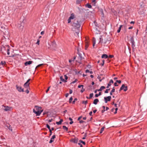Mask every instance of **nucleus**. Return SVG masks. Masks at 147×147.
<instances>
[{"label":"nucleus","mask_w":147,"mask_h":147,"mask_svg":"<svg viewBox=\"0 0 147 147\" xmlns=\"http://www.w3.org/2000/svg\"><path fill=\"white\" fill-rule=\"evenodd\" d=\"M106 110H105V109H104L103 110H102L101 112L102 113H103Z\"/></svg>","instance_id":"bf43d9fd"},{"label":"nucleus","mask_w":147,"mask_h":147,"mask_svg":"<svg viewBox=\"0 0 147 147\" xmlns=\"http://www.w3.org/2000/svg\"><path fill=\"white\" fill-rule=\"evenodd\" d=\"M8 125L9 126H7V127L9 129V130H10L11 131H12V129L11 128V127H10V125H9V124H8Z\"/></svg>","instance_id":"aec40b11"},{"label":"nucleus","mask_w":147,"mask_h":147,"mask_svg":"<svg viewBox=\"0 0 147 147\" xmlns=\"http://www.w3.org/2000/svg\"><path fill=\"white\" fill-rule=\"evenodd\" d=\"M32 62V61H27L25 63V65L26 66H27L28 65H30L31 64Z\"/></svg>","instance_id":"f8f14e48"},{"label":"nucleus","mask_w":147,"mask_h":147,"mask_svg":"<svg viewBox=\"0 0 147 147\" xmlns=\"http://www.w3.org/2000/svg\"><path fill=\"white\" fill-rule=\"evenodd\" d=\"M95 0H92V4L94 5V6L95 5Z\"/></svg>","instance_id":"c756f323"},{"label":"nucleus","mask_w":147,"mask_h":147,"mask_svg":"<svg viewBox=\"0 0 147 147\" xmlns=\"http://www.w3.org/2000/svg\"><path fill=\"white\" fill-rule=\"evenodd\" d=\"M114 85L115 86H118V85H117V83L116 82H115L114 84Z\"/></svg>","instance_id":"09e8293b"},{"label":"nucleus","mask_w":147,"mask_h":147,"mask_svg":"<svg viewBox=\"0 0 147 147\" xmlns=\"http://www.w3.org/2000/svg\"><path fill=\"white\" fill-rule=\"evenodd\" d=\"M87 102H88V101L87 100H86V101H82V103L83 104H84L85 105H86L87 104Z\"/></svg>","instance_id":"2f4dec72"},{"label":"nucleus","mask_w":147,"mask_h":147,"mask_svg":"<svg viewBox=\"0 0 147 147\" xmlns=\"http://www.w3.org/2000/svg\"><path fill=\"white\" fill-rule=\"evenodd\" d=\"M63 128L64 129H65V130L66 131H67L68 130V128L67 127H66L65 126H63Z\"/></svg>","instance_id":"a878e982"},{"label":"nucleus","mask_w":147,"mask_h":147,"mask_svg":"<svg viewBox=\"0 0 147 147\" xmlns=\"http://www.w3.org/2000/svg\"><path fill=\"white\" fill-rule=\"evenodd\" d=\"M79 141L80 142L82 143V144H83L84 145H85L86 144L85 142H84L82 140H80Z\"/></svg>","instance_id":"bb28decb"},{"label":"nucleus","mask_w":147,"mask_h":147,"mask_svg":"<svg viewBox=\"0 0 147 147\" xmlns=\"http://www.w3.org/2000/svg\"><path fill=\"white\" fill-rule=\"evenodd\" d=\"M72 100H73V98L72 97H71L69 99V103H71V102Z\"/></svg>","instance_id":"cd10ccee"},{"label":"nucleus","mask_w":147,"mask_h":147,"mask_svg":"<svg viewBox=\"0 0 147 147\" xmlns=\"http://www.w3.org/2000/svg\"><path fill=\"white\" fill-rule=\"evenodd\" d=\"M49 130L50 132V136H51V135L52 133V131L51 129Z\"/></svg>","instance_id":"3c124183"},{"label":"nucleus","mask_w":147,"mask_h":147,"mask_svg":"<svg viewBox=\"0 0 147 147\" xmlns=\"http://www.w3.org/2000/svg\"><path fill=\"white\" fill-rule=\"evenodd\" d=\"M30 80V79H29L24 84V86L25 88L27 89H28L29 88L30 83H29V82Z\"/></svg>","instance_id":"f03ea898"},{"label":"nucleus","mask_w":147,"mask_h":147,"mask_svg":"<svg viewBox=\"0 0 147 147\" xmlns=\"http://www.w3.org/2000/svg\"><path fill=\"white\" fill-rule=\"evenodd\" d=\"M43 65V64H39V65H38L36 67V69L38 67H40L42 65Z\"/></svg>","instance_id":"7c9ffc66"},{"label":"nucleus","mask_w":147,"mask_h":147,"mask_svg":"<svg viewBox=\"0 0 147 147\" xmlns=\"http://www.w3.org/2000/svg\"><path fill=\"white\" fill-rule=\"evenodd\" d=\"M39 42H40V40H38L36 42V44L37 45H39Z\"/></svg>","instance_id":"8fccbe9b"},{"label":"nucleus","mask_w":147,"mask_h":147,"mask_svg":"<svg viewBox=\"0 0 147 147\" xmlns=\"http://www.w3.org/2000/svg\"><path fill=\"white\" fill-rule=\"evenodd\" d=\"M4 48H5V50H6L7 51V53L8 55H9L10 54L9 50H10V47L9 46H6L5 47H4Z\"/></svg>","instance_id":"423d86ee"},{"label":"nucleus","mask_w":147,"mask_h":147,"mask_svg":"<svg viewBox=\"0 0 147 147\" xmlns=\"http://www.w3.org/2000/svg\"><path fill=\"white\" fill-rule=\"evenodd\" d=\"M71 141L75 143H77L78 142V140L76 139H73L71 140Z\"/></svg>","instance_id":"a211bd4d"},{"label":"nucleus","mask_w":147,"mask_h":147,"mask_svg":"<svg viewBox=\"0 0 147 147\" xmlns=\"http://www.w3.org/2000/svg\"><path fill=\"white\" fill-rule=\"evenodd\" d=\"M86 6L88 8H90L92 7V6L91 5H89L88 4H87L86 5Z\"/></svg>","instance_id":"b1692460"},{"label":"nucleus","mask_w":147,"mask_h":147,"mask_svg":"<svg viewBox=\"0 0 147 147\" xmlns=\"http://www.w3.org/2000/svg\"><path fill=\"white\" fill-rule=\"evenodd\" d=\"M33 112L36 114V116H39L40 114V112L39 111H36L35 109H33Z\"/></svg>","instance_id":"6e6552de"},{"label":"nucleus","mask_w":147,"mask_h":147,"mask_svg":"<svg viewBox=\"0 0 147 147\" xmlns=\"http://www.w3.org/2000/svg\"><path fill=\"white\" fill-rule=\"evenodd\" d=\"M83 87V85H80L78 86V88H80L81 87Z\"/></svg>","instance_id":"49530a36"},{"label":"nucleus","mask_w":147,"mask_h":147,"mask_svg":"<svg viewBox=\"0 0 147 147\" xmlns=\"http://www.w3.org/2000/svg\"><path fill=\"white\" fill-rule=\"evenodd\" d=\"M130 42L131 43V47L132 48V49H134L135 47V42H134V39L133 37H131L130 38Z\"/></svg>","instance_id":"7ed1b4c3"},{"label":"nucleus","mask_w":147,"mask_h":147,"mask_svg":"<svg viewBox=\"0 0 147 147\" xmlns=\"http://www.w3.org/2000/svg\"><path fill=\"white\" fill-rule=\"evenodd\" d=\"M46 125H47V127L49 129V130L50 129H50V127L49 125L48 124H47Z\"/></svg>","instance_id":"72a5a7b5"},{"label":"nucleus","mask_w":147,"mask_h":147,"mask_svg":"<svg viewBox=\"0 0 147 147\" xmlns=\"http://www.w3.org/2000/svg\"><path fill=\"white\" fill-rule=\"evenodd\" d=\"M56 123L57 124V125H60L61 124V123L60 121H58V122H56Z\"/></svg>","instance_id":"f704fd0d"},{"label":"nucleus","mask_w":147,"mask_h":147,"mask_svg":"<svg viewBox=\"0 0 147 147\" xmlns=\"http://www.w3.org/2000/svg\"><path fill=\"white\" fill-rule=\"evenodd\" d=\"M84 122V121L82 120H81L80 121V123H82Z\"/></svg>","instance_id":"774afa93"},{"label":"nucleus","mask_w":147,"mask_h":147,"mask_svg":"<svg viewBox=\"0 0 147 147\" xmlns=\"http://www.w3.org/2000/svg\"><path fill=\"white\" fill-rule=\"evenodd\" d=\"M98 96H99L98 94H96L95 95V97H97Z\"/></svg>","instance_id":"69168bd1"},{"label":"nucleus","mask_w":147,"mask_h":147,"mask_svg":"<svg viewBox=\"0 0 147 147\" xmlns=\"http://www.w3.org/2000/svg\"><path fill=\"white\" fill-rule=\"evenodd\" d=\"M96 111H97V110H95L93 111V112L94 113H96Z\"/></svg>","instance_id":"338daca9"},{"label":"nucleus","mask_w":147,"mask_h":147,"mask_svg":"<svg viewBox=\"0 0 147 147\" xmlns=\"http://www.w3.org/2000/svg\"><path fill=\"white\" fill-rule=\"evenodd\" d=\"M60 79L63 82H66V81L63 78V77L62 76H61L60 77Z\"/></svg>","instance_id":"6ab92c4d"},{"label":"nucleus","mask_w":147,"mask_h":147,"mask_svg":"<svg viewBox=\"0 0 147 147\" xmlns=\"http://www.w3.org/2000/svg\"><path fill=\"white\" fill-rule=\"evenodd\" d=\"M78 81V80L77 79H76L75 81H73L72 82V83H75L76 82H77Z\"/></svg>","instance_id":"de8ad7c7"},{"label":"nucleus","mask_w":147,"mask_h":147,"mask_svg":"<svg viewBox=\"0 0 147 147\" xmlns=\"http://www.w3.org/2000/svg\"><path fill=\"white\" fill-rule=\"evenodd\" d=\"M71 22L72 26H73L72 30L75 32L78 35L80 32V25L78 19L75 16L74 14L72 13L68 20V23H69Z\"/></svg>","instance_id":"f257e3e1"},{"label":"nucleus","mask_w":147,"mask_h":147,"mask_svg":"<svg viewBox=\"0 0 147 147\" xmlns=\"http://www.w3.org/2000/svg\"><path fill=\"white\" fill-rule=\"evenodd\" d=\"M104 98L105 101V102L106 103H107L108 101H110L111 100V96H109L106 97H105Z\"/></svg>","instance_id":"0eeeda50"},{"label":"nucleus","mask_w":147,"mask_h":147,"mask_svg":"<svg viewBox=\"0 0 147 147\" xmlns=\"http://www.w3.org/2000/svg\"><path fill=\"white\" fill-rule=\"evenodd\" d=\"M92 111H90V113H89V115L90 116H91L92 115Z\"/></svg>","instance_id":"0e129e2a"},{"label":"nucleus","mask_w":147,"mask_h":147,"mask_svg":"<svg viewBox=\"0 0 147 147\" xmlns=\"http://www.w3.org/2000/svg\"><path fill=\"white\" fill-rule=\"evenodd\" d=\"M98 102H99L98 100V99L96 98V99H95L94 100L93 103V104H94L95 105H96L97 104V103Z\"/></svg>","instance_id":"2eb2a0df"},{"label":"nucleus","mask_w":147,"mask_h":147,"mask_svg":"<svg viewBox=\"0 0 147 147\" xmlns=\"http://www.w3.org/2000/svg\"><path fill=\"white\" fill-rule=\"evenodd\" d=\"M110 90V89H106V90L105 91V93H108L109 92V91Z\"/></svg>","instance_id":"473e14b6"},{"label":"nucleus","mask_w":147,"mask_h":147,"mask_svg":"<svg viewBox=\"0 0 147 147\" xmlns=\"http://www.w3.org/2000/svg\"><path fill=\"white\" fill-rule=\"evenodd\" d=\"M23 26H20V29L22 30L23 29Z\"/></svg>","instance_id":"e2e57ef3"},{"label":"nucleus","mask_w":147,"mask_h":147,"mask_svg":"<svg viewBox=\"0 0 147 147\" xmlns=\"http://www.w3.org/2000/svg\"><path fill=\"white\" fill-rule=\"evenodd\" d=\"M5 108L4 109L5 111H10L11 110L12 108L8 106L5 107Z\"/></svg>","instance_id":"1a4fd4ad"},{"label":"nucleus","mask_w":147,"mask_h":147,"mask_svg":"<svg viewBox=\"0 0 147 147\" xmlns=\"http://www.w3.org/2000/svg\"><path fill=\"white\" fill-rule=\"evenodd\" d=\"M69 95V94L68 93H67L65 94V96L66 97H68V96Z\"/></svg>","instance_id":"680f3d73"},{"label":"nucleus","mask_w":147,"mask_h":147,"mask_svg":"<svg viewBox=\"0 0 147 147\" xmlns=\"http://www.w3.org/2000/svg\"><path fill=\"white\" fill-rule=\"evenodd\" d=\"M93 96V93H91L90 95V97L89 98H91Z\"/></svg>","instance_id":"c85d7f7f"},{"label":"nucleus","mask_w":147,"mask_h":147,"mask_svg":"<svg viewBox=\"0 0 147 147\" xmlns=\"http://www.w3.org/2000/svg\"><path fill=\"white\" fill-rule=\"evenodd\" d=\"M94 42L96 43L95 39V38H93V43Z\"/></svg>","instance_id":"a19ab883"},{"label":"nucleus","mask_w":147,"mask_h":147,"mask_svg":"<svg viewBox=\"0 0 147 147\" xmlns=\"http://www.w3.org/2000/svg\"><path fill=\"white\" fill-rule=\"evenodd\" d=\"M85 90L82 87V89L80 91V92H83Z\"/></svg>","instance_id":"37998d69"},{"label":"nucleus","mask_w":147,"mask_h":147,"mask_svg":"<svg viewBox=\"0 0 147 147\" xmlns=\"http://www.w3.org/2000/svg\"><path fill=\"white\" fill-rule=\"evenodd\" d=\"M100 41H99V43H102L103 41V39L102 38V37H101L100 38H99Z\"/></svg>","instance_id":"412c9836"},{"label":"nucleus","mask_w":147,"mask_h":147,"mask_svg":"<svg viewBox=\"0 0 147 147\" xmlns=\"http://www.w3.org/2000/svg\"><path fill=\"white\" fill-rule=\"evenodd\" d=\"M77 100V98H75V99H74V101H73V102H72L74 104L76 101Z\"/></svg>","instance_id":"c9c22d12"},{"label":"nucleus","mask_w":147,"mask_h":147,"mask_svg":"<svg viewBox=\"0 0 147 147\" xmlns=\"http://www.w3.org/2000/svg\"><path fill=\"white\" fill-rule=\"evenodd\" d=\"M41 109V107H39L37 106H36L35 107V109H35L36 111H39L40 110V109Z\"/></svg>","instance_id":"4468645a"},{"label":"nucleus","mask_w":147,"mask_h":147,"mask_svg":"<svg viewBox=\"0 0 147 147\" xmlns=\"http://www.w3.org/2000/svg\"><path fill=\"white\" fill-rule=\"evenodd\" d=\"M111 91L112 92H115V89L114 87H113V89H112V90Z\"/></svg>","instance_id":"ea45409f"},{"label":"nucleus","mask_w":147,"mask_h":147,"mask_svg":"<svg viewBox=\"0 0 147 147\" xmlns=\"http://www.w3.org/2000/svg\"><path fill=\"white\" fill-rule=\"evenodd\" d=\"M50 86H49L48 87V88L47 89V90H46V92L47 93L48 92L49 90V89L50 88Z\"/></svg>","instance_id":"a18cd8bd"},{"label":"nucleus","mask_w":147,"mask_h":147,"mask_svg":"<svg viewBox=\"0 0 147 147\" xmlns=\"http://www.w3.org/2000/svg\"><path fill=\"white\" fill-rule=\"evenodd\" d=\"M85 72L86 73H88L90 72V71L89 70L87 69L86 70Z\"/></svg>","instance_id":"6e6d98bb"},{"label":"nucleus","mask_w":147,"mask_h":147,"mask_svg":"<svg viewBox=\"0 0 147 147\" xmlns=\"http://www.w3.org/2000/svg\"><path fill=\"white\" fill-rule=\"evenodd\" d=\"M17 90L19 92L24 91V89L22 88V87L20 86H18L17 85L16 86Z\"/></svg>","instance_id":"39448f33"},{"label":"nucleus","mask_w":147,"mask_h":147,"mask_svg":"<svg viewBox=\"0 0 147 147\" xmlns=\"http://www.w3.org/2000/svg\"><path fill=\"white\" fill-rule=\"evenodd\" d=\"M122 25H120L119 27V30H121V28L122 27Z\"/></svg>","instance_id":"5fc2aeb1"},{"label":"nucleus","mask_w":147,"mask_h":147,"mask_svg":"<svg viewBox=\"0 0 147 147\" xmlns=\"http://www.w3.org/2000/svg\"><path fill=\"white\" fill-rule=\"evenodd\" d=\"M55 138V135H53L52 136V138H51V140L49 142L50 143H52L53 142L54 139Z\"/></svg>","instance_id":"9d476101"},{"label":"nucleus","mask_w":147,"mask_h":147,"mask_svg":"<svg viewBox=\"0 0 147 147\" xmlns=\"http://www.w3.org/2000/svg\"><path fill=\"white\" fill-rule=\"evenodd\" d=\"M86 45L85 47H86V48H87L88 47V41H86L85 42Z\"/></svg>","instance_id":"4be33fe9"},{"label":"nucleus","mask_w":147,"mask_h":147,"mask_svg":"<svg viewBox=\"0 0 147 147\" xmlns=\"http://www.w3.org/2000/svg\"><path fill=\"white\" fill-rule=\"evenodd\" d=\"M84 136V137L82 138V139L84 140V139H85L86 137V134L85 133V134Z\"/></svg>","instance_id":"58836bf2"},{"label":"nucleus","mask_w":147,"mask_h":147,"mask_svg":"<svg viewBox=\"0 0 147 147\" xmlns=\"http://www.w3.org/2000/svg\"><path fill=\"white\" fill-rule=\"evenodd\" d=\"M78 144L80 146V147H83L82 145L80 143H78Z\"/></svg>","instance_id":"603ef678"},{"label":"nucleus","mask_w":147,"mask_h":147,"mask_svg":"<svg viewBox=\"0 0 147 147\" xmlns=\"http://www.w3.org/2000/svg\"><path fill=\"white\" fill-rule=\"evenodd\" d=\"M64 77L66 80H67V79L68 77L66 75H65L64 76Z\"/></svg>","instance_id":"79ce46f5"},{"label":"nucleus","mask_w":147,"mask_h":147,"mask_svg":"<svg viewBox=\"0 0 147 147\" xmlns=\"http://www.w3.org/2000/svg\"><path fill=\"white\" fill-rule=\"evenodd\" d=\"M25 92L27 94H28L29 92L28 89H27L26 90Z\"/></svg>","instance_id":"c03bdc74"},{"label":"nucleus","mask_w":147,"mask_h":147,"mask_svg":"<svg viewBox=\"0 0 147 147\" xmlns=\"http://www.w3.org/2000/svg\"><path fill=\"white\" fill-rule=\"evenodd\" d=\"M113 57V55H110L109 56V57L110 58H112Z\"/></svg>","instance_id":"13d9d810"},{"label":"nucleus","mask_w":147,"mask_h":147,"mask_svg":"<svg viewBox=\"0 0 147 147\" xmlns=\"http://www.w3.org/2000/svg\"><path fill=\"white\" fill-rule=\"evenodd\" d=\"M102 66H103L104 64V63H105V60H102Z\"/></svg>","instance_id":"864d4df0"},{"label":"nucleus","mask_w":147,"mask_h":147,"mask_svg":"<svg viewBox=\"0 0 147 147\" xmlns=\"http://www.w3.org/2000/svg\"><path fill=\"white\" fill-rule=\"evenodd\" d=\"M78 55H79L80 58V59L81 60H82L83 58L82 56V55L81 54L79 53V49H78Z\"/></svg>","instance_id":"dca6fc26"},{"label":"nucleus","mask_w":147,"mask_h":147,"mask_svg":"<svg viewBox=\"0 0 147 147\" xmlns=\"http://www.w3.org/2000/svg\"><path fill=\"white\" fill-rule=\"evenodd\" d=\"M103 43L104 44H105L107 42V40H105V39H104V40H103Z\"/></svg>","instance_id":"e433bc0d"},{"label":"nucleus","mask_w":147,"mask_h":147,"mask_svg":"<svg viewBox=\"0 0 147 147\" xmlns=\"http://www.w3.org/2000/svg\"><path fill=\"white\" fill-rule=\"evenodd\" d=\"M116 82L120 84L121 82V81L120 80H117L116 81Z\"/></svg>","instance_id":"4c0bfd02"},{"label":"nucleus","mask_w":147,"mask_h":147,"mask_svg":"<svg viewBox=\"0 0 147 147\" xmlns=\"http://www.w3.org/2000/svg\"><path fill=\"white\" fill-rule=\"evenodd\" d=\"M108 56L107 55L105 54H103L102 55V57H101L102 58H105V59L107 58H108Z\"/></svg>","instance_id":"ddd939ff"},{"label":"nucleus","mask_w":147,"mask_h":147,"mask_svg":"<svg viewBox=\"0 0 147 147\" xmlns=\"http://www.w3.org/2000/svg\"><path fill=\"white\" fill-rule=\"evenodd\" d=\"M123 90L124 91H126L127 90V86H125L124 84H123L120 88V91Z\"/></svg>","instance_id":"20e7f679"},{"label":"nucleus","mask_w":147,"mask_h":147,"mask_svg":"<svg viewBox=\"0 0 147 147\" xmlns=\"http://www.w3.org/2000/svg\"><path fill=\"white\" fill-rule=\"evenodd\" d=\"M111 83H112V84L113 83V81L112 79L110 80L109 82L108 83L107 86V88H109V86H111Z\"/></svg>","instance_id":"9b49d317"},{"label":"nucleus","mask_w":147,"mask_h":147,"mask_svg":"<svg viewBox=\"0 0 147 147\" xmlns=\"http://www.w3.org/2000/svg\"><path fill=\"white\" fill-rule=\"evenodd\" d=\"M82 118V116H80V117H79L78 119V120H80Z\"/></svg>","instance_id":"4d7b16f0"},{"label":"nucleus","mask_w":147,"mask_h":147,"mask_svg":"<svg viewBox=\"0 0 147 147\" xmlns=\"http://www.w3.org/2000/svg\"><path fill=\"white\" fill-rule=\"evenodd\" d=\"M105 88L104 86H102L101 87L100 89H99L98 90V91H102V90L105 89Z\"/></svg>","instance_id":"f3484780"},{"label":"nucleus","mask_w":147,"mask_h":147,"mask_svg":"<svg viewBox=\"0 0 147 147\" xmlns=\"http://www.w3.org/2000/svg\"><path fill=\"white\" fill-rule=\"evenodd\" d=\"M104 129H105V127H102L100 130V134H101L102 132V131H103L104 130Z\"/></svg>","instance_id":"393cba45"},{"label":"nucleus","mask_w":147,"mask_h":147,"mask_svg":"<svg viewBox=\"0 0 147 147\" xmlns=\"http://www.w3.org/2000/svg\"><path fill=\"white\" fill-rule=\"evenodd\" d=\"M5 64V61H2L0 63V65H4Z\"/></svg>","instance_id":"5701e85b"},{"label":"nucleus","mask_w":147,"mask_h":147,"mask_svg":"<svg viewBox=\"0 0 147 147\" xmlns=\"http://www.w3.org/2000/svg\"><path fill=\"white\" fill-rule=\"evenodd\" d=\"M40 34L41 35H43L44 34V31L41 32Z\"/></svg>","instance_id":"052dcab7"}]
</instances>
